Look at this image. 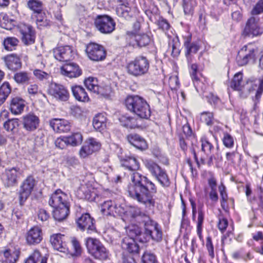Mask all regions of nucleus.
<instances>
[{
  "label": "nucleus",
  "instance_id": "nucleus-9",
  "mask_svg": "<svg viewBox=\"0 0 263 263\" xmlns=\"http://www.w3.org/2000/svg\"><path fill=\"white\" fill-rule=\"evenodd\" d=\"M94 25L100 32L110 34L115 29L116 23L114 20L107 15H98L94 20Z\"/></svg>",
  "mask_w": 263,
  "mask_h": 263
},
{
  "label": "nucleus",
  "instance_id": "nucleus-55",
  "mask_svg": "<svg viewBox=\"0 0 263 263\" xmlns=\"http://www.w3.org/2000/svg\"><path fill=\"white\" fill-rule=\"evenodd\" d=\"M66 137L58 138L55 141V146L60 149H64L69 145Z\"/></svg>",
  "mask_w": 263,
  "mask_h": 263
},
{
  "label": "nucleus",
  "instance_id": "nucleus-20",
  "mask_svg": "<svg viewBox=\"0 0 263 263\" xmlns=\"http://www.w3.org/2000/svg\"><path fill=\"white\" fill-rule=\"evenodd\" d=\"M62 74L70 78H77L82 73V71L79 66L73 62H67L61 68Z\"/></svg>",
  "mask_w": 263,
  "mask_h": 263
},
{
  "label": "nucleus",
  "instance_id": "nucleus-47",
  "mask_svg": "<svg viewBox=\"0 0 263 263\" xmlns=\"http://www.w3.org/2000/svg\"><path fill=\"white\" fill-rule=\"evenodd\" d=\"M19 126L18 119L13 118L8 119L4 123V127L7 131H13Z\"/></svg>",
  "mask_w": 263,
  "mask_h": 263
},
{
  "label": "nucleus",
  "instance_id": "nucleus-41",
  "mask_svg": "<svg viewBox=\"0 0 263 263\" xmlns=\"http://www.w3.org/2000/svg\"><path fill=\"white\" fill-rule=\"evenodd\" d=\"M19 41L15 37H7L3 41V45L6 50L12 51L18 45Z\"/></svg>",
  "mask_w": 263,
  "mask_h": 263
},
{
  "label": "nucleus",
  "instance_id": "nucleus-31",
  "mask_svg": "<svg viewBox=\"0 0 263 263\" xmlns=\"http://www.w3.org/2000/svg\"><path fill=\"white\" fill-rule=\"evenodd\" d=\"M127 139L131 144L138 149H144L147 147L145 140L139 135L130 134L128 136Z\"/></svg>",
  "mask_w": 263,
  "mask_h": 263
},
{
  "label": "nucleus",
  "instance_id": "nucleus-36",
  "mask_svg": "<svg viewBox=\"0 0 263 263\" xmlns=\"http://www.w3.org/2000/svg\"><path fill=\"white\" fill-rule=\"evenodd\" d=\"M15 21L9 18L5 13L0 14V26L7 30H11L15 25Z\"/></svg>",
  "mask_w": 263,
  "mask_h": 263
},
{
  "label": "nucleus",
  "instance_id": "nucleus-2",
  "mask_svg": "<svg viewBox=\"0 0 263 263\" xmlns=\"http://www.w3.org/2000/svg\"><path fill=\"white\" fill-rule=\"evenodd\" d=\"M138 219L141 220L144 226V232L141 231L139 228L132 227L129 229V234L132 236L135 235L137 239L141 242H146L151 239L159 242L162 238V232L158 223L152 220L146 214L139 212L137 215Z\"/></svg>",
  "mask_w": 263,
  "mask_h": 263
},
{
  "label": "nucleus",
  "instance_id": "nucleus-49",
  "mask_svg": "<svg viewBox=\"0 0 263 263\" xmlns=\"http://www.w3.org/2000/svg\"><path fill=\"white\" fill-rule=\"evenodd\" d=\"M41 257V253L38 250H35L25 260L24 263H36Z\"/></svg>",
  "mask_w": 263,
  "mask_h": 263
},
{
  "label": "nucleus",
  "instance_id": "nucleus-54",
  "mask_svg": "<svg viewBox=\"0 0 263 263\" xmlns=\"http://www.w3.org/2000/svg\"><path fill=\"white\" fill-rule=\"evenodd\" d=\"M156 24L158 26L159 29L163 31L167 30L170 28V25L166 20L161 17L157 21Z\"/></svg>",
  "mask_w": 263,
  "mask_h": 263
},
{
  "label": "nucleus",
  "instance_id": "nucleus-29",
  "mask_svg": "<svg viewBox=\"0 0 263 263\" xmlns=\"http://www.w3.org/2000/svg\"><path fill=\"white\" fill-rule=\"evenodd\" d=\"M93 189L86 184H81L78 190V194L81 199L92 201L95 198V193L92 191Z\"/></svg>",
  "mask_w": 263,
  "mask_h": 263
},
{
  "label": "nucleus",
  "instance_id": "nucleus-26",
  "mask_svg": "<svg viewBox=\"0 0 263 263\" xmlns=\"http://www.w3.org/2000/svg\"><path fill=\"white\" fill-rule=\"evenodd\" d=\"M26 241L30 245H35L40 243L43 239L41 229L38 227H34L30 229L26 234Z\"/></svg>",
  "mask_w": 263,
  "mask_h": 263
},
{
  "label": "nucleus",
  "instance_id": "nucleus-40",
  "mask_svg": "<svg viewBox=\"0 0 263 263\" xmlns=\"http://www.w3.org/2000/svg\"><path fill=\"white\" fill-rule=\"evenodd\" d=\"M66 138L69 145L73 146L80 144L83 140L82 135L79 132L73 133L71 136Z\"/></svg>",
  "mask_w": 263,
  "mask_h": 263
},
{
  "label": "nucleus",
  "instance_id": "nucleus-48",
  "mask_svg": "<svg viewBox=\"0 0 263 263\" xmlns=\"http://www.w3.org/2000/svg\"><path fill=\"white\" fill-rule=\"evenodd\" d=\"M183 9L185 14H189L192 13L196 3L194 0H183Z\"/></svg>",
  "mask_w": 263,
  "mask_h": 263
},
{
  "label": "nucleus",
  "instance_id": "nucleus-32",
  "mask_svg": "<svg viewBox=\"0 0 263 263\" xmlns=\"http://www.w3.org/2000/svg\"><path fill=\"white\" fill-rule=\"evenodd\" d=\"M71 90L74 97L77 100L81 102H86L89 100L87 93L82 86L80 85L72 86Z\"/></svg>",
  "mask_w": 263,
  "mask_h": 263
},
{
  "label": "nucleus",
  "instance_id": "nucleus-19",
  "mask_svg": "<svg viewBox=\"0 0 263 263\" xmlns=\"http://www.w3.org/2000/svg\"><path fill=\"white\" fill-rule=\"evenodd\" d=\"M35 185V180L32 176L28 177L21 186L20 198L21 202L25 201L30 195Z\"/></svg>",
  "mask_w": 263,
  "mask_h": 263
},
{
  "label": "nucleus",
  "instance_id": "nucleus-56",
  "mask_svg": "<svg viewBox=\"0 0 263 263\" xmlns=\"http://www.w3.org/2000/svg\"><path fill=\"white\" fill-rule=\"evenodd\" d=\"M206 248L208 251L209 256L213 258L214 257V246L210 237H208L206 238Z\"/></svg>",
  "mask_w": 263,
  "mask_h": 263
},
{
  "label": "nucleus",
  "instance_id": "nucleus-15",
  "mask_svg": "<svg viewBox=\"0 0 263 263\" xmlns=\"http://www.w3.org/2000/svg\"><path fill=\"white\" fill-rule=\"evenodd\" d=\"M48 93L56 100L61 101H66L69 98L67 89L63 85L55 83H52L50 85Z\"/></svg>",
  "mask_w": 263,
  "mask_h": 263
},
{
  "label": "nucleus",
  "instance_id": "nucleus-1",
  "mask_svg": "<svg viewBox=\"0 0 263 263\" xmlns=\"http://www.w3.org/2000/svg\"><path fill=\"white\" fill-rule=\"evenodd\" d=\"M120 161L122 166L133 172L132 183L127 188L129 196L149 209H153L156 203L153 196L157 191L155 184L146 176L137 172L140 168V164L135 157L125 155L121 158Z\"/></svg>",
  "mask_w": 263,
  "mask_h": 263
},
{
  "label": "nucleus",
  "instance_id": "nucleus-8",
  "mask_svg": "<svg viewBox=\"0 0 263 263\" xmlns=\"http://www.w3.org/2000/svg\"><path fill=\"white\" fill-rule=\"evenodd\" d=\"M86 246L88 252L95 258L105 260L108 258V251L99 240L88 238L86 241Z\"/></svg>",
  "mask_w": 263,
  "mask_h": 263
},
{
  "label": "nucleus",
  "instance_id": "nucleus-46",
  "mask_svg": "<svg viewBox=\"0 0 263 263\" xmlns=\"http://www.w3.org/2000/svg\"><path fill=\"white\" fill-rule=\"evenodd\" d=\"M28 8L33 11L34 15L43 11L42 3L36 0H30L28 2Z\"/></svg>",
  "mask_w": 263,
  "mask_h": 263
},
{
  "label": "nucleus",
  "instance_id": "nucleus-21",
  "mask_svg": "<svg viewBox=\"0 0 263 263\" xmlns=\"http://www.w3.org/2000/svg\"><path fill=\"white\" fill-rule=\"evenodd\" d=\"M23 128L29 132L35 130L39 126V118L34 114H28L22 118Z\"/></svg>",
  "mask_w": 263,
  "mask_h": 263
},
{
  "label": "nucleus",
  "instance_id": "nucleus-63",
  "mask_svg": "<svg viewBox=\"0 0 263 263\" xmlns=\"http://www.w3.org/2000/svg\"><path fill=\"white\" fill-rule=\"evenodd\" d=\"M204 219V214L201 210L198 211L197 229H202V224Z\"/></svg>",
  "mask_w": 263,
  "mask_h": 263
},
{
  "label": "nucleus",
  "instance_id": "nucleus-22",
  "mask_svg": "<svg viewBox=\"0 0 263 263\" xmlns=\"http://www.w3.org/2000/svg\"><path fill=\"white\" fill-rule=\"evenodd\" d=\"M101 144L97 139L90 138L81 149L80 155L83 158L86 157L87 155L91 154L93 152L100 149Z\"/></svg>",
  "mask_w": 263,
  "mask_h": 263
},
{
  "label": "nucleus",
  "instance_id": "nucleus-44",
  "mask_svg": "<svg viewBox=\"0 0 263 263\" xmlns=\"http://www.w3.org/2000/svg\"><path fill=\"white\" fill-rule=\"evenodd\" d=\"M34 16L36 18V22L38 26L46 27L50 25V21L47 18L45 13L43 11L36 13Z\"/></svg>",
  "mask_w": 263,
  "mask_h": 263
},
{
  "label": "nucleus",
  "instance_id": "nucleus-18",
  "mask_svg": "<svg viewBox=\"0 0 263 263\" xmlns=\"http://www.w3.org/2000/svg\"><path fill=\"white\" fill-rule=\"evenodd\" d=\"M54 57L58 61L68 62L73 58L74 52L70 46H60L53 49Z\"/></svg>",
  "mask_w": 263,
  "mask_h": 263
},
{
  "label": "nucleus",
  "instance_id": "nucleus-59",
  "mask_svg": "<svg viewBox=\"0 0 263 263\" xmlns=\"http://www.w3.org/2000/svg\"><path fill=\"white\" fill-rule=\"evenodd\" d=\"M28 92L30 95L33 96H34L41 92V91L39 90L38 85L35 84H31L28 87Z\"/></svg>",
  "mask_w": 263,
  "mask_h": 263
},
{
  "label": "nucleus",
  "instance_id": "nucleus-28",
  "mask_svg": "<svg viewBox=\"0 0 263 263\" xmlns=\"http://www.w3.org/2000/svg\"><path fill=\"white\" fill-rule=\"evenodd\" d=\"M25 101L20 97H14L11 99L10 104V109L14 115L20 114L22 112L25 106Z\"/></svg>",
  "mask_w": 263,
  "mask_h": 263
},
{
  "label": "nucleus",
  "instance_id": "nucleus-45",
  "mask_svg": "<svg viewBox=\"0 0 263 263\" xmlns=\"http://www.w3.org/2000/svg\"><path fill=\"white\" fill-rule=\"evenodd\" d=\"M185 48L186 49V55L187 56L191 53H196L199 49V46L195 43H191V39L187 38L184 43Z\"/></svg>",
  "mask_w": 263,
  "mask_h": 263
},
{
  "label": "nucleus",
  "instance_id": "nucleus-52",
  "mask_svg": "<svg viewBox=\"0 0 263 263\" xmlns=\"http://www.w3.org/2000/svg\"><path fill=\"white\" fill-rule=\"evenodd\" d=\"M143 263H156L155 256L151 253H145L142 257Z\"/></svg>",
  "mask_w": 263,
  "mask_h": 263
},
{
  "label": "nucleus",
  "instance_id": "nucleus-64",
  "mask_svg": "<svg viewBox=\"0 0 263 263\" xmlns=\"http://www.w3.org/2000/svg\"><path fill=\"white\" fill-rule=\"evenodd\" d=\"M219 191L221 197V200L223 201L228 200V195L226 193V187L223 184H221L219 186Z\"/></svg>",
  "mask_w": 263,
  "mask_h": 263
},
{
  "label": "nucleus",
  "instance_id": "nucleus-12",
  "mask_svg": "<svg viewBox=\"0 0 263 263\" xmlns=\"http://www.w3.org/2000/svg\"><path fill=\"white\" fill-rule=\"evenodd\" d=\"M126 40L130 46L134 47L136 46L142 47L147 46L151 40L147 34H137L133 31H127L126 34Z\"/></svg>",
  "mask_w": 263,
  "mask_h": 263
},
{
  "label": "nucleus",
  "instance_id": "nucleus-51",
  "mask_svg": "<svg viewBox=\"0 0 263 263\" xmlns=\"http://www.w3.org/2000/svg\"><path fill=\"white\" fill-rule=\"evenodd\" d=\"M213 115L212 112H203L201 114V120L208 125H211L213 123Z\"/></svg>",
  "mask_w": 263,
  "mask_h": 263
},
{
  "label": "nucleus",
  "instance_id": "nucleus-43",
  "mask_svg": "<svg viewBox=\"0 0 263 263\" xmlns=\"http://www.w3.org/2000/svg\"><path fill=\"white\" fill-rule=\"evenodd\" d=\"M84 83L88 90L95 93L99 92V87L96 79L89 77L85 80Z\"/></svg>",
  "mask_w": 263,
  "mask_h": 263
},
{
  "label": "nucleus",
  "instance_id": "nucleus-5",
  "mask_svg": "<svg viewBox=\"0 0 263 263\" xmlns=\"http://www.w3.org/2000/svg\"><path fill=\"white\" fill-rule=\"evenodd\" d=\"M127 109L141 119H148L151 116L149 104L139 96H129L125 101Z\"/></svg>",
  "mask_w": 263,
  "mask_h": 263
},
{
  "label": "nucleus",
  "instance_id": "nucleus-4",
  "mask_svg": "<svg viewBox=\"0 0 263 263\" xmlns=\"http://www.w3.org/2000/svg\"><path fill=\"white\" fill-rule=\"evenodd\" d=\"M48 203L54 209L53 216L55 220L63 221L69 215L70 205L68 196L61 190H57L51 195Z\"/></svg>",
  "mask_w": 263,
  "mask_h": 263
},
{
  "label": "nucleus",
  "instance_id": "nucleus-34",
  "mask_svg": "<svg viewBox=\"0 0 263 263\" xmlns=\"http://www.w3.org/2000/svg\"><path fill=\"white\" fill-rule=\"evenodd\" d=\"M19 256V252L16 250L7 249L3 252L2 263H15Z\"/></svg>",
  "mask_w": 263,
  "mask_h": 263
},
{
  "label": "nucleus",
  "instance_id": "nucleus-10",
  "mask_svg": "<svg viewBox=\"0 0 263 263\" xmlns=\"http://www.w3.org/2000/svg\"><path fill=\"white\" fill-rule=\"evenodd\" d=\"M86 53L88 58L93 61H100L104 60L106 56V51L105 48L98 44L90 43L86 48Z\"/></svg>",
  "mask_w": 263,
  "mask_h": 263
},
{
  "label": "nucleus",
  "instance_id": "nucleus-11",
  "mask_svg": "<svg viewBox=\"0 0 263 263\" xmlns=\"http://www.w3.org/2000/svg\"><path fill=\"white\" fill-rule=\"evenodd\" d=\"M263 33V28L259 24L257 17H251L247 22L242 34L245 36H257Z\"/></svg>",
  "mask_w": 263,
  "mask_h": 263
},
{
  "label": "nucleus",
  "instance_id": "nucleus-25",
  "mask_svg": "<svg viewBox=\"0 0 263 263\" xmlns=\"http://www.w3.org/2000/svg\"><path fill=\"white\" fill-rule=\"evenodd\" d=\"M49 125L53 130L57 133H67L70 130V122L61 119H53L49 122Z\"/></svg>",
  "mask_w": 263,
  "mask_h": 263
},
{
  "label": "nucleus",
  "instance_id": "nucleus-50",
  "mask_svg": "<svg viewBox=\"0 0 263 263\" xmlns=\"http://www.w3.org/2000/svg\"><path fill=\"white\" fill-rule=\"evenodd\" d=\"M33 74L35 78L40 81L47 80L50 77V74L48 73L43 71L39 69H34Z\"/></svg>",
  "mask_w": 263,
  "mask_h": 263
},
{
  "label": "nucleus",
  "instance_id": "nucleus-30",
  "mask_svg": "<svg viewBox=\"0 0 263 263\" xmlns=\"http://www.w3.org/2000/svg\"><path fill=\"white\" fill-rule=\"evenodd\" d=\"M118 209L117 205L112 200L106 201L101 204V211L104 215L115 216V214H118L119 212Z\"/></svg>",
  "mask_w": 263,
  "mask_h": 263
},
{
  "label": "nucleus",
  "instance_id": "nucleus-42",
  "mask_svg": "<svg viewBox=\"0 0 263 263\" xmlns=\"http://www.w3.org/2000/svg\"><path fill=\"white\" fill-rule=\"evenodd\" d=\"M201 150L208 156L210 155L212 151L214 149V146L210 140L206 137H203L201 138Z\"/></svg>",
  "mask_w": 263,
  "mask_h": 263
},
{
  "label": "nucleus",
  "instance_id": "nucleus-38",
  "mask_svg": "<svg viewBox=\"0 0 263 263\" xmlns=\"http://www.w3.org/2000/svg\"><path fill=\"white\" fill-rule=\"evenodd\" d=\"M11 91L9 83L4 82L0 87V105L3 104Z\"/></svg>",
  "mask_w": 263,
  "mask_h": 263
},
{
  "label": "nucleus",
  "instance_id": "nucleus-53",
  "mask_svg": "<svg viewBox=\"0 0 263 263\" xmlns=\"http://www.w3.org/2000/svg\"><path fill=\"white\" fill-rule=\"evenodd\" d=\"M223 144L228 148H231L234 145V140L233 137L228 133H224L222 139Z\"/></svg>",
  "mask_w": 263,
  "mask_h": 263
},
{
  "label": "nucleus",
  "instance_id": "nucleus-62",
  "mask_svg": "<svg viewBox=\"0 0 263 263\" xmlns=\"http://www.w3.org/2000/svg\"><path fill=\"white\" fill-rule=\"evenodd\" d=\"M44 144V140L39 136L35 137L34 139V149L35 151H39V148L41 147Z\"/></svg>",
  "mask_w": 263,
  "mask_h": 263
},
{
  "label": "nucleus",
  "instance_id": "nucleus-14",
  "mask_svg": "<svg viewBox=\"0 0 263 263\" xmlns=\"http://www.w3.org/2000/svg\"><path fill=\"white\" fill-rule=\"evenodd\" d=\"M17 28L21 35L22 41L24 44L28 45L34 43L35 33L31 26L21 23L18 25Z\"/></svg>",
  "mask_w": 263,
  "mask_h": 263
},
{
  "label": "nucleus",
  "instance_id": "nucleus-39",
  "mask_svg": "<svg viewBox=\"0 0 263 263\" xmlns=\"http://www.w3.org/2000/svg\"><path fill=\"white\" fill-rule=\"evenodd\" d=\"M14 81L19 84H27L30 80L29 73L26 71L16 72L13 76Z\"/></svg>",
  "mask_w": 263,
  "mask_h": 263
},
{
  "label": "nucleus",
  "instance_id": "nucleus-37",
  "mask_svg": "<svg viewBox=\"0 0 263 263\" xmlns=\"http://www.w3.org/2000/svg\"><path fill=\"white\" fill-rule=\"evenodd\" d=\"M106 118L103 114H99L93 119V126L99 131L103 129L106 126Z\"/></svg>",
  "mask_w": 263,
  "mask_h": 263
},
{
  "label": "nucleus",
  "instance_id": "nucleus-35",
  "mask_svg": "<svg viewBox=\"0 0 263 263\" xmlns=\"http://www.w3.org/2000/svg\"><path fill=\"white\" fill-rule=\"evenodd\" d=\"M119 121L122 125L126 127L135 128L138 126L137 119L127 115L121 116Z\"/></svg>",
  "mask_w": 263,
  "mask_h": 263
},
{
  "label": "nucleus",
  "instance_id": "nucleus-60",
  "mask_svg": "<svg viewBox=\"0 0 263 263\" xmlns=\"http://www.w3.org/2000/svg\"><path fill=\"white\" fill-rule=\"evenodd\" d=\"M228 220L226 218H219V222L218 224V227L219 229L222 232H223L227 229L228 227Z\"/></svg>",
  "mask_w": 263,
  "mask_h": 263
},
{
  "label": "nucleus",
  "instance_id": "nucleus-6",
  "mask_svg": "<svg viewBox=\"0 0 263 263\" xmlns=\"http://www.w3.org/2000/svg\"><path fill=\"white\" fill-rule=\"evenodd\" d=\"M149 68V62L146 58L140 56L130 61L127 65L128 73L135 77H140L146 74Z\"/></svg>",
  "mask_w": 263,
  "mask_h": 263
},
{
  "label": "nucleus",
  "instance_id": "nucleus-57",
  "mask_svg": "<svg viewBox=\"0 0 263 263\" xmlns=\"http://www.w3.org/2000/svg\"><path fill=\"white\" fill-rule=\"evenodd\" d=\"M263 12V0L259 1L252 10L253 15H257Z\"/></svg>",
  "mask_w": 263,
  "mask_h": 263
},
{
  "label": "nucleus",
  "instance_id": "nucleus-61",
  "mask_svg": "<svg viewBox=\"0 0 263 263\" xmlns=\"http://www.w3.org/2000/svg\"><path fill=\"white\" fill-rule=\"evenodd\" d=\"M49 217V214L44 209H40L38 213V218L42 221H46Z\"/></svg>",
  "mask_w": 263,
  "mask_h": 263
},
{
  "label": "nucleus",
  "instance_id": "nucleus-58",
  "mask_svg": "<svg viewBox=\"0 0 263 263\" xmlns=\"http://www.w3.org/2000/svg\"><path fill=\"white\" fill-rule=\"evenodd\" d=\"M198 66L196 64H193L191 66L190 73L193 81H198L199 79L197 76Z\"/></svg>",
  "mask_w": 263,
  "mask_h": 263
},
{
  "label": "nucleus",
  "instance_id": "nucleus-7",
  "mask_svg": "<svg viewBox=\"0 0 263 263\" xmlns=\"http://www.w3.org/2000/svg\"><path fill=\"white\" fill-rule=\"evenodd\" d=\"M146 168L164 187L170 185L171 182L166 171L162 169L158 164L152 160H146L144 162Z\"/></svg>",
  "mask_w": 263,
  "mask_h": 263
},
{
  "label": "nucleus",
  "instance_id": "nucleus-17",
  "mask_svg": "<svg viewBox=\"0 0 263 263\" xmlns=\"http://www.w3.org/2000/svg\"><path fill=\"white\" fill-rule=\"evenodd\" d=\"M20 169L13 167L5 170L2 175V180L7 187L13 186L17 183V178L20 175Z\"/></svg>",
  "mask_w": 263,
  "mask_h": 263
},
{
  "label": "nucleus",
  "instance_id": "nucleus-27",
  "mask_svg": "<svg viewBox=\"0 0 263 263\" xmlns=\"http://www.w3.org/2000/svg\"><path fill=\"white\" fill-rule=\"evenodd\" d=\"M7 67L10 70L15 71L22 67L20 58L16 54H10L3 58Z\"/></svg>",
  "mask_w": 263,
  "mask_h": 263
},
{
  "label": "nucleus",
  "instance_id": "nucleus-23",
  "mask_svg": "<svg viewBox=\"0 0 263 263\" xmlns=\"http://www.w3.org/2000/svg\"><path fill=\"white\" fill-rule=\"evenodd\" d=\"M66 237L61 234H56L50 237V242L55 250L66 253L68 249L66 242Z\"/></svg>",
  "mask_w": 263,
  "mask_h": 263
},
{
  "label": "nucleus",
  "instance_id": "nucleus-13",
  "mask_svg": "<svg viewBox=\"0 0 263 263\" xmlns=\"http://www.w3.org/2000/svg\"><path fill=\"white\" fill-rule=\"evenodd\" d=\"M256 51L253 48L243 46L238 52L236 61L239 66H243L251 62L253 63L256 59Z\"/></svg>",
  "mask_w": 263,
  "mask_h": 263
},
{
  "label": "nucleus",
  "instance_id": "nucleus-16",
  "mask_svg": "<svg viewBox=\"0 0 263 263\" xmlns=\"http://www.w3.org/2000/svg\"><path fill=\"white\" fill-rule=\"evenodd\" d=\"M95 220L90 214L85 213L82 214L77 219V224L79 229L82 231H86L88 234L96 232Z\"/></svg>",
  "mask_w": 263,
  "mask_h": 263
},
{
  "label": "nucleus",
  "instance_id": "nucleus-3",
  "mask_svg": "<svg viewBox=\"0 0 263 263\" xmlns=\"http://www.w3.org/2000/svg\"><path fill=\"white\" fill-rule=\"evenodd\" d=\"M242 78L241 72L235 74L230 82V86L234 90L241 91L245 97L255 91V95L253 100L254 104H257L263 93V76L259 78H251L245 82L243 81Z\"/></svg>",
  "mask_w": 263,
  "mask_h": 263
},
{
  "label": "nucleus",
  "instance_id": "nucleus-24",
  "mask_svg": "<svg viewBox=\"0 0 263 263\" xmlns=\"http://www.w3.org/2000/svg\"><path fill=\"white\" fill-rule=\"evenodd\" d=\"M130 237H126L123 239L121 247L122 248L129 253H138L139 251V247L136 242L135 239L137 240V237L135 236H132L129 233Z\"/></svg>",
  "mask_w": 263,
  "mask_h": 263
},
{
  "label": "nucleus",
  "instance_id": "nucleus-33",
  "mask_svg": "<svg viewBox=\"0 0 263 263\" xmlns=\"http://www.w3.org/2000/svg\"><path fill=\"white\" fill-rule=\"evenodd\" d=\"M116 13L119 17H123L126 20H129L133 16L128 3L119 5L116 9Z\"/></svg>",
  "mask_w": 263,
  "mask_h": 263
}]
</instances>
